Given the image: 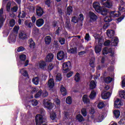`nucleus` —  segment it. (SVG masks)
<instances>
[{
	"instance_id": "f257e3e1",
	"label": "nucleus",
	"mask_w": 125,
	"mask_h": 125,
	"mask_svg": "<svg viewBox=\"0 0 125 125\" xmlns=\"http://www.w3.org/2000/svg\"><path fill=\"white\" fill-rule=\"evenodd\" d=\"M43 104L44 108L48 109L49 113H50V118L51 120H55L57 118V115L55 112L52 111V104L50 103L49 100L45 99L43 100Z\"/></svg>"
},
{
	"instance_id": "f03ea898",
	"label": "nucleus",
	"mask_w": 125,
	"mask_h": 125,
	"mask_svg": "<svg viewBox=\"0 0 125 125\" xmlns=\"http://www.w3.org/2000/svg\"><path fill=\"white\" fill-rule=\"evenodd\" d=\"M119 11H112L110 13V15L111 17H119L120 16V13H123L125 15V6H123L122 5L120 6L119 7Z\"/></svg>"
},
{
	"instance_id": "7ed1b4c3",
	"label": "nucleus",
	"mask_w": 125,
	"mask_h": 125,
	"mask_svg": "<svg viewBox=\"0 0 125 125\" xmlns=\"http://www.w3.org/2000/svg\"><path fill=\"white\" fill-rule=\"evenodd\" d=\"M110 53V56L112 57H114V55H115V53L114 52V50H113V49L110 48L108 49L107 48H104L103 50V54L104 55V54H108V53Z\"/></svg>"
},
{
	"instance_id": "20e7f679",
	"label": "nucleus",
	"mask_w": 125,
	"mask_h": 125,
	"mask_svg": "<svg viewBox=\"0 0 125 125\" xmlns=\"http://www.w3.org/2000/svg\"><path fill=\"white\" fill-rule=\"evenodd\" d=\"M16 37H17L16 34L11 33L8 38V42L9 43H14L16 42Z\"/></svg>"
},
{
	"instance_id": "39448f33",
	"label": "nucleus",
	"mask_w": 125,
	"mask_h": 125,
	"mask_svg": "<svg viewBox=\"0 0 125 125\" xmlns=\"http://www.w3.org/2000/svg\"><path fill=\"white\" fill-rule=\"evenodd\" d=\"M71 67V62H67L62 64V72L63 73H67L69 71V67Z\"/></svg>"
},
{
	"instance_id": "423d86ee",
	"label": "nucleus",
	"mask_w": 125,
	"mask_h": 125,
	"mask_svg": "<svg viewBox=\"0 0 125 125\" xmlns=\"http://www.w3.org/2000/svg\"><path fill=\"white\" fill-rule=\"evenodd\" d=\"M36 125H41L43 123L42 115L38 114L36 115Z\"/></svg>"
},
{
	"instance_id": "0eeeda50",
	"label": "nucleus",
	"mask_w": 125,
	"mask_h": 125,
	"mask_svg": "<svg viewBox=\"0 0 125 125\" xmlns=\"http://www.w3.org/2000/svg\"><path fill=\"white\" fill-rule=\"evenodd\" d=\"M94 37L96 40V42H98V43L100 44H102L103 43V40H102V36H100L98 34H95Z\"/></svg>"
},
{
	"instance_id": "6e6552de",
	"label": "nucleus",
	"mask_w": 125,
	"mask_h": 125,
	"mask_svg": "<svg viewBox=\"0 0 125 125\" xmlns=\"http://www.w3.org/2000/svg\"><path fill=\"white\" fill-rule=\"evenodd\" d=\"M93 7L97 12H100L101 11L100 10L101 9V7H100V4L97 1L93 2Z\"/></svg>"
},
{
	"instance_id": "1a4fd4ad",
	"label": "nucleus",
	"mask_w": 125,
	"mask_h": 125,
	"mask_svg": "<svg viewBox=\"0 0 125 125\" xmlns=\"http://www.w3.org/2000/svg\"><path fill=\"white\" fill-rule=\"evenodd\" d=\"M89 17L90 18V21L93 22V21H96L97 20V16L92 12H90L89 13Z\"/></svg>"
},
{
	"instance_id": "9d476101",
	"label": "nucleus",
	"mask_w": 125,
	"mask_h": 125,
	"mask_svg": "<svg viewBox=\"0 0 125 125\" xmlns=\"http://www.w3.org/2000/svg\"><path fill=\"white\" fill-rule=\"evenodd\" d=\"M123 105L122 102L120 99H114V107L116 108H120L121 106Z\"/></svg>"
},
{
	"instance_id": "9b49d317",
	"label": "nucleus",
	"mask_w": 125,
	"mask_h": 125,
	"mask_svg": "<svg viewBox=\"0 0 125 125\" xmlns=\"http://www.w3.org/2000/svg\"><path fill=\"white\" fill-rule=\"evenodd\" d=\"M65 57V53L63 51H59L57 55V58L58 60H63Z\"/></svg>"
},
{
	"instance_id": "f8f14e48",
	"label": "nucleus",
	"mask_w": 125,
	"mask_h": 125,
	"mask_svg": "<svg viewBox=\"0 0 125 125\" xmlns=\"http://www.w3.org/2000/svg\"><path fill=\"white\" fill-rule=\"evenodd\" d=\"M104 119V115H103V113H98L95 118V120L96 122H97L98 123L101 122L102 121H103Z\"/></svg>"
},
{
	"instance_id": "ddd939ff",
	"label": "nucleus",
	"mask_w": 125,
	"mask_h": 125,
	"mask_svg": "<svg viewBox=\"0 0 125 125\" xmlns=\"http://www.w3.org/2000/svg\"><path fill=\"white\" fill-rule=\"evenodd\" d=\"M2 13H3V8H1L0 9V29L1 28V27H2L3 21H4V19H3Z\"/></svg>"
},
{
	"instance_id": "4468645a",
	"label": "nucleus",
	"mask_w": 125,
	"mask_h": 125,
	"mask_svg": "<svg viewBox=\"0 0 125 125\" xmlns=\"http://www.w3.org/2000/svg\"><path fill=\"white\" fill-rule=\"evenodd\" d=\"M54 58V55L52 53H49L46 56L45 58V61L46 62H52Z\"/></svg>"
},
{
	"instance_id": "2eb2a0df",
	"label": "nucleus",
	"mask_w": 125,
	"mask_h": 125,
	"mask_svg": "<svg viewBox=\"0 0 125 125\" xmlns=\"http://www.w3.org/2000/svg\"><path fill=\"white\" fill-rule=\"evenodd\" d=\"M100 45H96L95 47V51L97 55H100V52L102 50V44H99Z\"/></svg>"
},
{
	"instance_id": "dca6fc26",
	"label": "nucleus",
	"mask_w": 125,
	"mask_h": 125,
	"mask_svg": "<svg viewBox=\"0 0 125 125\" xmlns=\"http://www.w3.org/2000/svg\"><path fill=\"white\" fill-rule=\"evenodd\" d=\"M37 66H39V68L42 70H46V63L45 62H40Z\"/></svg>"
},
{
	"instance_id": "f3484780",
	"label": "nucleus",
	"mask_w": 125,
	"mask_h": 125,
	"mask_svg": "<svg viewBox=\"0 0 125 125\" xmlns=\"http://www.w3.org/2000/svg\"><path fill=\"white\" fill-rule=\"evenodd\" d=\"M54 85H55L54 80L52 78L49 79L48 81V87L49 88H53V87H54Z\"/></svg>"
},
{
	"instance_id": "a211bd4d",
	"label": "nucleus",
	"mask_w": 125,
	"mask_h": 125,
	"mask_svg": "<svg viewBox=\"0 0 125 125\" xmlns=\"http://www.w3.org/2000/svg\"><path fill=\"white\" fill-rule=\"evenodd\" d=\"M36 14L38 16H42L43 14V10L42 7L38 6L36 9Z\"/></svg>"
},
{
	"instance_id": "6ab92c4d",
	"label": "nucleus",
	"mask_w": 125,
	"mask_h": 125,
	"mask_svg": "<svg viewBox=\"0 0 125 125\" xmlns=\"http://www.w3.org/2000/svg\"><path fill=\"white\" fill-rule=\"evenodd\" d=\"M44 24V21L42 19H39L36 21V26L37 27H42Z\"/></svg>"
},
{
	"instance_id": "aec40b11",
	"label": "nucleus",
	"mask_w": 125,
	"mask_h": 125,
	"mask_svg": "<svg viewBox=\"0 0 125 125\" xmlns=\"http://www.w3.org/2000/svg\"><path fill=\"white\" fill-rule=\"evenodd\" d=\"M119 42V39L118 38L113 37L111 40V45L112 46H117L118 43Z\"/></svg>"
},
{
	"instance_id": "412c9836",
	"label": "nucleus",
	"mask_w": 125,
	"mask_h": 125,
	"mask_svg": "<svg viewBox=\"0 0 125 125\" xmlns=\"http://www.w3.org/2000/svg\"><path fill=\"white\" fill-rule=\"evenodd\" d=\"M111 96V93L108 92L107 93L103 92L102 94V98L104 100L108 99Z\"/></svg>"
},
{
	"instance_id": "4be33fe9",
	"label": "nucleus",
	"mask_w": 125,
	"mask_h": 125,
	"mask_svg": "<svg viewBox=\"0 0 125 125\" xmlns=\"http://www.w3.org/2000/svg\"><path fill=\"white\" fill-rule=\"evenodd\" d=\"M82 99L84 104H89V103H90L88 96L87 95H84L82 98Z\"/></svg>"
},
{
	"instance_id": "5701e85b",
	"label": "nucleus",
	"mask_w": 125,
	"mask_h": 125,
	"mask_svg": "<svg viewBox=\"0 0 125 125\" xmlns=\"http://www.w3.org/2000/svg\"><path fill=\"white\" fill-rule=\"evenodd\" d=\"M106 35L109 39H111L113 38V36L115 35V31L112 30H107L106 31Z\"/></svg>"
},
{
	"instance_id": "b1692460",
	"label": "nucleus",
	"mask_w": 125,
	"mask_h": 125,
	"mask_svg": "<svg viewBox=\"0 0 125 125\" xmlns=\"http://www.w3.org/2000/svg\"><path fill=\"white\" fill-rule=\"evenodd\" d=\"M19 38L20 39V40H26V39L27 38V36L25 32H21L19 34Z\"/></svg>"
},
{
	"instance_id": "393cba45",
	"label": "nucleus",
	"mask_w": 125,
	"mask_h": 125,
	"mask_svg": "<svg viewBox=\"0 0 125 125\" xmlns=\"http://www.w3.org/2000/svg\"><path fill=\"white\" fill-rule=\"evenodd\" d=\"M104 6L107 7V8H112L113 6V1H111V0H107Z\"/></svg>"
},
{
	"instance_id": "a878e982",
	"label": "nucleus",
	"mask_w": 125,
	"mask_h": 125,
	"mask_svg": "<svg viewBox=\"0 0 125 125\" xmlns=\"http://www.w3.org/2000/svg\"><path fill=\"white\" fill-rule=\"evenodd\" d=\"M100 10V12H99V13H100L102 15H107V14L109 13V12H108V10H107V9L106 8H101Z\"/></svg>"
},
{
	"instance_id": "bb28decb",
	"label": "nucleus",
	"mask_w": 125,
	"mask_h": 125,
	"mask_svg": "<svg viewBox=\"0 0 125 125\" xmlns=\"http://www.w3.org/2000/svg\"><path fill=\"white\" fill-rule=\"evenodd\" d=\"M61 92L63 96H66L67 95V90H66V88L64 87V86L62 85L61 87Z\"/></svg>"
},
{
	"instance_id": "cd10ccee",
	"label": "nucleus",
	"mask_w": 125,
	"mask_h": 125,
	"mask_svg": "<svg viewBox=\"0 0 125 125\" xmlns=\"http://www.w3.org/2000/svg\"><path fill=\"white\" fill-rule=\"evenodd\" d=\"M89 65L91 68H94L95 67V59L92 58L90 60Z\"/></svg>"
},
{
	"instance_id": "c85d7f7f",
	"label": "nucleus",
	"mask_w": 125,
	"mask_h": 125,
	"mask_svg": "<svg viewBox=\"0 0 125 125\" xmlns=\"http://www.w3.org/2000/svg\"><path fill=\"white\" fill-rule=\"evenodd\" d=\"M39 82L40 79L38 77H34L32 79V82L34 84H35V85H38L39 84Z\"/></svg>"
},
{
	"instance_id": "c756f323",
	"label": "nucleus",
	"mask_w": 125,
	"mask_h": 125,
	"mask_svg": "<svg viewBox=\"0 0 125 125\" xmlns=\"http://www.w3.org/2000/svg\"><path fill=\"white\" fill-rule=\"evenodd\" d=\"M51 42V37L49 36H46L45 38V43L46 44H50Z\"/></svg>"
},
{
	"instance_id": "7c9ffc66",
	"label": "nucleus",
	"mask_w": 125,
	"mask_h": 125,
	"mask_svg": "<svg viewBox=\"0 0 125 125\" xmlns=\"http://www.w3.org/2000/svg\"><path fill=\"white\" fill-rule=\"evenodd\" d=\"M119 96L121 98H123V99H125V90H120L119 91Z\"/></svg>"
},
{
	"instance_id": "2f4dec72",
	"label": "nucleus",
	"mask_w": 125,
	"mask_h": 125,
	"mask_svg": "<svg viewBox=\"0 0 125 125\" xmlns=\"http://www.w3.org/2000/svg\"><path fill=\"white\" fill-rule=\"evenodd\" d=\"M24 25L27 28H32L33 27V23L29 22L28 20L24 21Z\"/></svg>"
},
{
	"instance_id": "473e14b6",
	"label": "nucleus",
	"mask_w": 125,
	"mask_h": 125,
	"mask_svg": "<svg viewBox=\"0 0 125 125\" xmlns=\"http://www.w3.org/2000/svg\"><path fill=\"white\" fill-rule=\"evenodd\" d=\"M29 42L30 48H35L36 44L35 43V42H34V41H33V39H29Z\"/></svg>"
},
{
	"instance_id": "72a5a7b5",
	"label": "nucleus",
	"mask_w": 125,
	"mask_h": 125,
	"mask_svg": "<svg viewBox=\"0 0 125 125\" xmlns=\"http://www.w3.org/2000/svg\"><path fill=\"white\" fill-rule=\"evenodd\" d=\"M96 96V92L93 90L91 91L89 97L90 98V99H94L95 98V97Z\"/></svg>"
},
{
	"instance_id": "f704fd0d",
	"label": "nucleus",
	"mask_w": 125,
	"mask_h": 125,
	"mask_svg": "<svg viewBox=\"0 0 125 125\" xmlns=\"http://www.w3.org/2000/svg\"><path fill=\"white\" fill-rule=\"evenodd\" d=\"M71 12H73V7L68 6L66 10V14L67 15H71Z\"/></svg>"
},
{
	"instance_id": "c9c22d12",
	"label": "nucleus",
	"mask_w": 125,
	"mask_h": 125,
	"mask_svg": "<svg viewBox=\"0 0 125 125\" xmlns=\"http://www.w3.org/2000/svg\"><path fill=\"white\" fill-rule=\"evenodd\" d=\"M20 73L22 74L24 77H28V72H27V71L24 69H22L20 71Z\"/></svg>"
},
{
	"instance_id": "e433bc0d",
	"label": "nucleus",
	"mask_w": 125,
	"mask_h": 125,
	"mask_svg": "<svg viewBox=\"0 0 125 125\" xmlns=\"http://www.w3.org/2000/svg\"><path fill=\"white\" fill-rule=\"evenodd\" d=\"M113 113H114V115L115 118H116V119H118L119 118V117H120V115L121 114L120 110H114Z\"/></svg>"
},
{
	"instance_id": "4c0bfd02",
	"label": "nucleus",
	"mask_w": 125,
	"mask_h": 125,
	"mask_svg": "<svg viewBox=\"0 0 125 125\" xmlns=\"http://www.w3.org/2000/svg\"><path fill=\"white\" fill-rule=\"evenodd\" d=\"M76 119L79 122H83V121H84V119H83V116L80 114L76 116Z\"/></svg>"
},
{
	"instance_id": "58836bf2",
	"label": "nucleus",
	"mask_w": 125,
	"mask_h": 125,
	"mask_svg": "<svg viewBox=\"0 0 125 125\" xmlns=\"http://www.w3.org/2000/svg\"><path fill=\"white\" fill-rule=\"evenodd\" d=\"M96 87V83L94 81H92L90 83V88L91 89H93V88H95Z\"/></svg>"
},
{
	"instance_id": "ea45409f",
	"label": "nucleus",
	"mask_w": 125,
	"mask_h": 125,
	"mask_svg": "<svg viewBox=\"0 0 125 125\" xmlns=\"http://www.w3.org/2000/svg\"><path fill=\"white\" fill-rule=\"evenodd\" d=\"M19 30V26H15L13 29V32L12 33V34H14L15 35H18V30Z\"/></svg>"
},
{
	"instance_id": "a19ab883",
	"label": "nucleus",
	"mask_w": 125,
	"mask_h": 125,
	"mask_svg": "<svg viewBox=\"0 0 125 125\" xmlns=\"http://www.w3.org/2000/svg\"><path fill=\"white\" fill-rule=\"evenodd\" d=\"M105 106V104L103 102H100L97 105V107L99 109H102Z\"/></svg>"
},
{
	"instance_id": "79ce46f5",
	"label": "nucleus",
	"mask_w": 125,
	"mask_h": 125,
	"mask_svg": "<svg viewBox=\"0 0 125 125\" xmlns=\"http://www.w3.org/2000/svg\"><path fill=\"white\" fill-rule=\"evenodd\" d=\"M21 63L22 62H21L18 63V65L19 67H20L21 66V65H22L23 67H26V66H28V64H29V61L26 60V61L24 62V65H23V64H22Z\"/></svg>"
},
{
	"instance_id": "37998d69",
	"label": "nucleus",
	"mask_w": 125,
	"mask_h": 125,
	"mask_svg": "<svg viewBox=\"0 0 125 125\" xmlns=\"http://www.w3.org/2000/svg\"><path fill=\"white\" fill-rule=\"evenodd\" d=\"M74 80L76 82H80V80H81V77L79 73H76L75 76Z\"/></svg>"
},
{
	"instance_id": "c03bdc74",
	"label": "nucleus",
	"mask_w": 125,
	"mask_h": 125,
	"mask_svg": "<svg viewBox=\"0 0 125 125\" xmlns=\"http://www.w3.org/2000/svg\"><path fill=\"white\" fill-rule=\"evenodd\" d=\"M112 81H113V78L110 77H107L104 79V82H105L106 83H110Z\"/></svg>"
},
{
	"instance_id": "a18cd8bd",
	"label": "nucleus",
	"mask_w": 125,
	"mask_h": 125,
	"mask_svg": "<svg viewBox=\"0 0 125 125\" xmlns=\"http://www.w3.org/2000/svg\"><path fill=\"white\" fill-rule=\"evenodd\" d=\"M56 80L57 82H60L61 80H62V77L61 76V74L58 73L56 77Z\"/></svg>"
},
{
	"instance_id": "49530a36",
	"label": "nucleus",
	"mask_w": 125,
	"mask_h": 125,
	"mask_svg": "<svg viewBox=\"0 0 125 125\" xmlns=\"http://www.w3.org/2000/svg\"><path fill=\"white\" fill-rule=\"evenodd\" d=\"M66 103L67 104H72V98L71 97L69 96L66 99Z\"/></svg>"
},
{
	"instance_id": "de8ad7c7",
	"label": "nucleus",
	"mask_w": 125,
	"mask_h": 125,
	"mask_svg": "<svg viewBox=\"0 0 125 125\" xmlns=\"http://www.w3.org/2000/svg\"><path fill=\"white\" fill-rule=\"evenodd\" d=\"M104 22H111L112 21V18H111V16H106L104 18Z\"/></svg>"
},
{
	"instance_id": "09e8293b",
	"label": "nucleus",
	"mask_w": 125,
	"mask_h": 125,
	"mask_svg": "<svg viewBox=\"0 0 125 125\" xmlns=\"http://www.w3.org/2000/svg\"><path fill=\"white\" fill-rule=\"evenodd\" d=\"M3 37H7L8 36V34H9V31L7 29H5L3 30Z\"/></svg>"
},
{
	"instance_id": "8fccbe9b",
	"label": "nucleus",
	"mask_w": 125,
	"mask_h": 125,
	"mask_svg": "<svg viewBox=\"0 0 125 125\" xmlns=\"http://www.w3.org/2000/svg\"><path fill=\"white\" fill-rule=\"evenodd\" d=\"M69 52H70V53H77V48L74 47L70 48L69 49Z\"/></svg>"
},
{
	"instance_id": "3c124183",
	"label": "nucleus",
	"mask_w": 125,
	"mask_h": 125,
	"mask_svg": "<svg viewBox=\"0 0 125 125\" xmlns=\"http://www.w3.org/2000/svg\"><path fill=\"white\" fill-rule=\"evenodd\" d=\"M20 59L21 61H25L26 60V55L24 54L21 55L20 56Z\"/></svg>"
},
{
	"instance_id": "603ef678",
	"label": "nucleus",
	"mask_w": 125,
	"mask_h": 125,
	"mask_svg": "<svg viewBox=\"0 0 125 125\" xmlns=\"http://www.w3.org/2000/svg\"><path fill=\"white\" fill-rule=\"evenodd\" d=\"M71 21L73 23H78L79 20H78V18H77L76 17H72V18L71 19Z\"/></svg>"
},
{
	"instance_id": "864d4df0",
	"label": "nucleus",
	"mask_w": 125,
	"mask_h": 125,
	"mask_svg": "<svg viewBox=\"0 0 125 125\" xmlns=\"http://www.w3.org/2000/svg\"><path fill=\"white\" fill-rule=\"evenodd\" d=\"M15 25V21L12 19L10 21V27H13Z\"/></svg>"
},
{
	"instance_id": "5fc2aeb1",
	"label": "nucleus",
	"mask_w": 125,
	"mask_h": 125,
	"mask_svg": "<svg viewBox=\"0 0 125 125\" xmlns=\"http://www.w3.org/2000/svg\"><path fill=\"white\" fill-rule=\"evenodd\" d=\"M32 105L33 106H37L38 105V101L37 100H34L31 101Z\"/></svg>"
},
{
	"instance_id": "6e6d98bb",
	"label": "nucleus",
	"mask_w": 125,
	"mask_h": 125,
	"mask_svg": "<svg viewBox=\"0 0 125 125\" xmlns=\"http://www.w3.org/2000/svg\"><path fill=\"white\" fill-rule=\"evenodd\" d=\"M42 90L38 91V92L35 95L36 98H39L41 95H42Z\"/></svg>"
},
{
	"instance_id": "4d7b16f0",
	"label": "nucleus",
	"mask_w": 125,
	"mask_h": 125,
	"mask_svg": "<svg viewBox=\"0 0 125 125\" xmlns=\"http://www.w3.org/2000/svg\"><path fill=\"white\" fill-rule=\"evenodd\" d=\"M52 69H53V64L52 63H50L47 67V71H51Z\"/></svg>"
},
{
	"instance_id": "13d9d810",
	"label": "nucleus",
	"mask_w": 125,
	"mask_h": 125,
	"mask_svg": "<svg viewBox=\"0 0 125 125\" xmlns=\"http://www.w3.org/2000/svg\"><path fill=\"white\" fill-rule=\"evenodd\" d=\"M82 114L83 116V117H85L86 116V110L84 108H83L81 110Z\"/></svg>"
},
{
	"instance_id": "bf43d9fd",
	"label": "nucleus",
	"mask_w": 125,
	"mask_h": 125,
	"mask_svg": "<svg viewBox=\"0 0 125 125\" xmlns=\"http://www.w3.org/2000/svg\"><path fill=\"white\" fill-rule=\"evenodd\" d=\"M59 41L61 44H64L65 43V39L64 38H60Z\"/></svg>"
},
{
	"instance_id": "052dcab7",
	"label": "nucleus",
	"mask_w": 125,
	"mask_h": 125,
	"mask_svg": "<svg viewBox=\"0 0 125 125\" xmlns=\"http://www.w3.org/2000/svg\"><path fill=\"white\" fill-rule=\"evenodd\" d=\"M73 74H74V72H73V71H70L66 74L67 78H70L72 77Z\"/></svg>"
},
{
	"instance_id": "680f3d73",
	"label": "nucleus",
	"mask_w": 125,
	"mask_h": 125,
	"mask_svg": "<svg viewBox=\"0 0 125 125\" xmlns=\"http://www.w3.org/2000/svg\"><path fill=\"white\" fill-rule=\"evenodd\" d=\"M42 97H46V96H47V95H48V93L46 92V91H44L42 93Z\"/></svg>"
},
{
	"instance_id": "e2e57ef3",
	"label": "nucleus",
	"mask_w": 125,
	"mask_h": 125,
	"mask_svg": "<svg viewBox=\"0 0 125 125\" xmlns=\"http://www.w3.org/2000/svg\"><path fill=\"white\" fill-rule=\"evenodd\" d=\"M11 10L12 12H16L17 10H18V7L15 6H14L12 9Z\"/></svg>"
},
{
	"instance_id": "0e129e2a",
	"label": "nucleus",
	"mask_w": 125,
	"mask_h": 125,
	"mask_svg": "<svg viewBox=\"0 0 125 125\" xmlns=\"http://www.w3.org/2000/svg\"><path fill=\"white\" fill-rule=\"evenodd\" d=\"M11 5V3H10V2H8L7 4V6H6V8H7V10L8 11H9V10H10V6Z\"/></svg>"
},
{
	"instance_id": "69168bd1",
	"label": "nucleus",
	"mask_w": 125,
	"mask_h": 125,
	"mask_svg": "<svg viewBox=\"0 0 125 125\" xmlns=\"http://www.w3.org/2000/svg\"><path fill=\"white\" fill-rule=\"evenodd\" d=\"M55 103H56V105H60V100H59L58 98H57L54 100Z\"/></svg>"
},
{
	"instance_id": "338daca9",
	"label": "nucleus",
	"mask_w": 125,
	"mask_h": 125,
	"mask_svg": "<svg viewBox=\"0 0 125 125\" xmlns=\"http://www.w3.org/2000/svg\"><path fill=\"white\" fill-rule=\"evenodd\" d=\"M79 20L80 21H83V14H80L79 16Z\"/></svg>"
},
{
	"instance_id": "774afa93",
	"label": "nucleus",
	"mask_w": 125,
	"mask_h": 125,
	"mask_svg": "<svg viewBox=\"0 0 125 125\" xmlns=\"http://www.w3.org/2000/svg\"><path fill=\"white\" fill-rule=\"evenodd\" d=\"M122 87H125V76L124 77V79L122 80Z\"/></svg>"
}]
</instances>
